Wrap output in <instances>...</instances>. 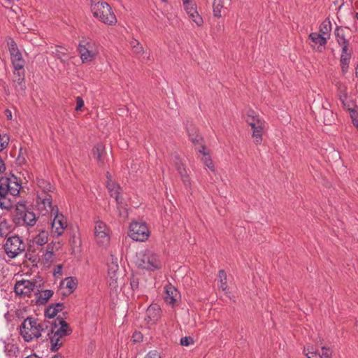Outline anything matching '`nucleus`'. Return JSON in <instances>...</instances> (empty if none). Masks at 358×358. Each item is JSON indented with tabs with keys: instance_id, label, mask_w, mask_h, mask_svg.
Wrapping results in <instances>:
<instances>
[{
	"instance_id": "f257e3e1",
	"label": "nucleus",
	"mask_w": 358,
	"mask_h": 358,
	"mask_svg": "<svg viewBox=\"0 0 358 358\" xmlns=\"http://www.w3.org/2000/svg\"><path fill=\"white\" fill-rule=\"evenodd\" d=\"M37 219L24 202L19 201L15 205L12 221L16 226L31 227L36 224Z\"/></svg>"
},
{
	"instance_id": "f03ea898",
	"label": "nucleus",
	"mask_w": 358,
	"mask_h": 358,
	"mask_svg": "<svg viewBox=\"0 0 358 358\" xmlns=\"http://www.w3.org/2000/svg\"><path fill=\"white\" fill-rule=\"evenodd\" d=\"M91 9L95 17L99 18L102 22L112 25L117 22L115 15L111 10L110 5L105 1H99L92 3Z\"/></svg>"
},
{
	"instance_id": "7ed1b4c3",
	"label": "nucleus",
	"mask_w": 358,
	"mask_h": 358,
	"mask_svg": "<svg viewBox=\"0 0 358 358\" xmlns=\"http://www.w3.org/2000/svg\"><path fill=\"white\" fill-rule=\"evenodd\" d=\"M38 320L28 317L24 320L20 326V334L22 336L24 341L30 342L34 338H38L41 337L38 328L37 327Z\"/></svg>"
},
{
	"instance_id": "20e7f679",
	"label": "nucleus",
	"mask_w": 358,
	"mask_h": 358,
	"mask_svg": "<svg viewBox=\"0 0 358 358\" xmlns=\"http://www.w3.org/2000/svg\"><path fill=\"white\" fill-rule=\"evenodd\" d=\"M150 232L145 222H132L129 227L128 236L136 241H145L150 236Z\"/></svg>"
},
{
	"instance_id": "39448f33",
	"label": "nucleus",
	"mask_w": 358,
	"mask_h": 358,
	"mask_svg": "<svg viewBox=\"0 0 358 358\" xmlns=\"http://www.w3.org/2000/svg\"><path fill=\"white\" fill-rule=\"evenodd\" d=\"M78 51L83 62L92 61L97 54L96 43L90 38L82 39L79 43Z\"/></svg>"
},
{
	"instance_id": "423d86ee",
	"label": "nucleus",
	"mask_w": 358,
	"mask_h": 358,
	"mask_svg": "<svg viewBox=\"0 0 358 358\" xmlns=\"http://www.w3.org/2000/svg\"><path fill=\"white\" fill-rule=\"evenodd\" d=\"M245 121L253 130L252 137L255 138V143L257 145L259 144L262 141V130L264 126V121L260 120L252 110L248 111Z\"/></svg>"
},
{
	"instance_id": "0eeeda50",
	"label": "nucleus",
	"mask_w": 358,
	"mask_h": 358,
	"mask_svg": "<svg viewBox=\"0 0 358 358\" xmlns=\"http://www.w3.org/2000/svg\"><path fill=\"white\" fill-rule=\"evenodd\" d=\"M26 245L22 238L17 236L9 237L3 245L5 252L10 258H15L25 250Z\"/></svg>"
},
{
	"instance_id": "6e6552de",
	"label": "nucleus",
	"mask_w": 358,
	"mask_h": 358,
	"mask_svg": "<svg viewBox=\"0 0 358 358\" xmlns=\"http://www.w3.org/2000/svg\"><path fill=\"white\" fill-rule=\"evenodd\" d=\"M51 215H54V219L52 222V231L57 237L60 236L67 227L66 221L64 216L62 214L59 213L57 206H55V211L54 213H51Z\"/></svg>"
},
{
	"instance_id": "1a4fd4ad",
	"label": "nucleus",
	"mask_w": 358,
	"mask_h": 358,
	"mask_svg": "<svg viewBox=\"0 0 358 358\" xmlns=\"http://www.w3.org/2000/svg\"><path fill=\"white\" fill-rule=\"evenodd\" d=\"M36 286V282H31L27 280L17 281L15 285V292L17 295H24L29 296L31 292Z\"/></svg>"
},
{
	"instance_id": "9d476101",
	"label": "nucleus",
	"mask_w": 358,
	"mask_h": 358,
	"mask_svg": "<svg viewBox=\"0 0 358 358\" xmlns=\"http://www.w3.org/2000/svg\"><path fill=\"white\" fill-rule=\"evenodd\" d=\"M106 187L110 196L115 198L117 208H119L123 201V198L120 196V186L119 184L110 179V181H107L106 182Z\"/></svg>"
},
{
	"instance_id": "9b49d317",
	"label": "nucleus",
	"mask_w": 358,
	"mask_h": 358,
	"mask_svg": "<svg viewBox=\"0 0 358 358\" xmlns=\"http://www.w3.org/2000/svg\"><path fill=\"white\" fill-rule=\"evenodd\" d=\"M144 278L143 274L138 273H132L130 277V286L134 292L138 294L143 293V289L145 288V285L143 283Z\"/></svg>"
},
{
	"instance_id": "f8f14e48",
	"label": "nucleus",
	"mask_w": 358,
	"mask_h": 358,
	"mask_svg": "<svg viewBox=\"0 0 358 358\" xmlns=\"http://www.w3.org/2000/svg\"><path fill=\"white\" fill-rule=\"evenodd\" d=\"M94 235L96 241L100 243L108 242L109 238L106 233V225L102 221H97L94 226Z\"/></svg>"
},
{
	"instance_id": "ddd939ff",
	"label": "nucleus",
	"mask_w": 358,
	"mask_h": 358,
	"mask_svg": "<svg viewBox=\"0 0 358 358\" xmlns=\"http://www.w3.org/2000/svg\"><path fill=\"white\" fill-rule=\"evenodd\" d=\"M55 321L58 324L57 329L54 330L53 333L56 334V336H59L62 338L66 336H69L72 333V329L69 327V324L60 315L57 316Z\"/></svg>"
},
{
	"instance_id": "4468645a",
	"label": "nucleus",
	"mask_w": 358,
	"mask_h": 358,
	"mask_svg": "<svg viewBox=\"0 0 358 358\" xmlns=\"http://www.w3.org/2000/svg\"><path fill=\"white\" fill-rule=\"evenodd\" d=\"M106 154L105 145L101 143H97L92 149L93 157L101 166L104 165Z\"/></svg>"
},
{
	"instance_id": "2eb2a0df",
	"label": "nucleus",
	"mask_w": 358,
	"mask_h": 358,
	"mask_svg": "<svg viewBox=\"0 0 358 358\" xmlns=\"http://www.w3.org/2000/svg\"><path fill=\"white\" fill-rule=\"evenodd\" d=\"M174 166L178 173L180 174L184 185L185 186L190 185V179L187 173V171L184 167L181 160L177 156H175Z\"/></svg>"
},
{
	"instance_id": "dca6fc26",
	"label": "nucleus",
	"mask_w": 358,
	"mask_h": 358,
	"mask_svg": "<svg viewBox=\"0 0 358 358\" xmlns=\"http://www.w3.org/2000/svg\"><path fill=\"white\" fill-rule=\"evenodd\" d=\"M230 0H213V11L215 17L220 18L222 16V11L227 9V5L230 4Z\"/></svg>"
},
{
	"instance_id": "f3484780",
	"label": "nucleus",
	"mask_w": 358,
	"mask_h": 358,
	"mask_svg": "<svg viewBox=\"0 0 358 358\" xmlns=\"http://www.w3.org/2000/svg\"><path fill=\"white\" fill-rule=\"evenodd\" d=\"M37 327L39 334H41V337L42 336V333H46V336H50V334H53L54 330L57 328L58 324L55 320L52 322L43 321L41 323H38Z\"/></svg>"
},
{
	"instance_id": "a211bd4d",
	"label": "nucleus",
	"mask_w": 358,
	"mask_h": 358,
	"mask_svg": "<svg viewBox=\"0 0 358 358\" xmlns=\"http://www.w3.org/2000/svg\"><path fill=\"white\" fill-rule=\"evenodd\" d=\"M318 118L325 125H331L335 120L333 111L324 106H322L319 111Z\"/></svg>"
},
{
	"instance_id": "6ab92c4d",
	"label": "nucleus",
	"mask_w": 358,
	"mask_h": 358,
	"mask_svg": "<svg viewBox=\"0 0 358 358\" xmlns=\"http://www.w3.org/2000/svg\"><path fill=\"white\" fill-rule=\"evenodd\" d=\"M146 262V270L155 271L161 268V262L156 254L148 252Z\"/></svg>"
},
{
	"instance_id": "aec40b11",
	"label": "nucleus",
	"mask_w": 358,
	"mask_h": 358,
	"mask_svg": "<svg viewBox=\"0 0 358 358\" xmlns=\"http://www.w3.org/2000/svg\"><path fill=\"white\" fill-rule=\"evenodd\" d=\"M37 199L38 203H39L38 201H40V203L43 205L45 209L46 208V207H48L50 210L51 213H54V212L55 211V206L53 207L52 205V198L49 193H38Z\"/></svg>"
},
{
	"instance_id": "412c9836",
	"label": "nucleus",
	"mask_w": 358,
	"mask_h": 358,
	"mask_svg": "<svg viewBox=\"0 0 358 358\" xmlns=\"http://www.w3.org/2000/svg\"><path fill=\"white\" fill-rule=\"evenodd\" d=\"M178 294V290L173 286H166L165 294H164V301L166 303L170 305H174L176 301V296Z\"/></svg>"
},
{
	"instance_id": "4be33fe9",
	"label": "nucleus",
	"mask_w": 358,
	"mask_h": 358,
	"mask_svg": "<svg viewBox=\"0 0 358 358\" xmlns=\"http://www.w3.org/2000/svg\"><path fill=\"white\" fill-rule=\"evenodd\" d=\"M187 131L190 141L194 144H200L203 141V137L199 135L198 129L193 124L187 127Z\"/></svg>"
},
{
	"instance_id": "5701e85b",
	"label": "nucleus",
	"mask_w": 358,
	"mask_h": 358,
	"mask_svg": "<svg viewBox=\"0 0 358 358\" xmlns=\"http://www.w3.org/2000/svg\"><path fill=\"white\" fill-rule=\"evenodd\" d=\"M309 38L315 43L319 44L317 50L319 52H322L324 48H322L327 43V38L322 35L320 33L313 32L309 35Z\"/></svg>"
},
{
	"instance_id": "b1692460",
	"label": "nucleus",
	"mask_w": 358,
	"mask_h": 358,
	"mask_svg": "<svg viewBox=\"0 0 358 358\" xmlns=\"http://www.w3.org/2000/svg\"><path fill=\"white\" fill-rule=\"evenodd\" d=\"M161 313L160 307L156 304H151L146 310V315L149 321L155 322L158 320Z\"/></svg>"
},
{
	"instance_id": "393cba45",
	"label": "nucleus",
	"mask_w": 358,
	"mask_h": 358,
	"mask_svg": "<svg viewBox=\"0 0 358 358\" xmlns=\"http://www.w3.org/2000/svg\"><path fill=\"white\" fill-rule=\"evenodd\" d=\"M50 339L51 343V351L57 352L62 346L63 342L61 341L62 338L59 336H56V334L53 333L50 336H46L43 341Z\"/></svg>"
},
{
	"instance_id": "a878e982",
	"label": "nucleus",
	"mask_w": 358,
	"mask_h": 358,
	"mask_svg": "<svg viewBox=\"0 0 358 358\" xmlns=\"http://www.w3.org/2000/svg\"><path fill=\"white\" fill-rule=\"evenodd\" d=\"M11 183V178L6 176L0 177V197L8 195L9 185Z\"/></svg>"
},
{
	"instance_id": "bb28decb",
	"label": "nucleus",
	"mask_w": 358,
	"mask_h": 358,
	"mask_svg": "<svg viewBox=\"0 0 358 358\" xmlns=\"http://www.w3.org/2000/svg\"><path fill=\"white\" fill-rule=\"evenodd\" d=\"M67 52L66 48L58 46L52 52V55L59 59L62 63H66L68 61Z\"/></svg>"
},
{
	"instance_id": "cd10ccee",
	"label": "nucleus",
	"mask_w": 358,
	"mask_h": 358,
	"mask_svg": "<svg viewBox=\"0 0 358 358\" xmlns=\"http://www.w3.org/2000/svg\"><path fill=\"white\" fill-rule=\"evenodd\" d=\"M54 292L51 289H46L38 294L36 297V304L45 305L48 301L49 299L51 298Z\"/></svg>"
},
{
	"instance_id": "c85d7f7f",
	"label": "nucleus",
	"mask_w": 358,
	"mask_h": 358,
	"mask_svg": "<svg viewBox=\"0 0 358 358\" xmlns=\"http://www.w3.org/2000/svg\"><path fill=\"white\" fill-rule=\"evenodd\" d=\"M21 188V184L17 181V177L12 175L11 183L9 185V192L8 194L15 196H17L20 193V189Z\"/></svg>"
},
{
	"instance_id": "c756f323",
	"label": "nucleus",
	"mask_w": 358,
	"mask_h": 358,
	"mask_svg": "<svg viewBox=\"0 0 358 358\" xmlns=\"http://www.w3.org/2000/svg\"><path fill=\"white\" fill-rule=\"evenodd\" d=\"M66 284V287L69 289L68 294H71L77 287L78 280L76 278L73 277H68L64 279L62 282Z\"/></svg>"
},
{
	"instance_id": "7c9ffc66",
	"label": "nucleus",
	"mask_w": 358,
	"mask_h": 358,
	"mask_svg": "<svg viewBox=\"0 0 358 358\" xmlns=\"http://www.w3.org/2000/svg\"><path fill=\"white\" fill-rule=\"evenodd\" d=\"M11 231V225L6 219L0 221V236L6 237Z\"/></svg>"
},
{
	"instance_id": "2f4dec72",
	"label": "nucleus",
	"mask_w": 358,
	"mask_h": 358,
	"mask_svg": "<svg viewBox=\"0 0 358 358\" xmlns=\"http://www.w3.org/2000/svg\"><path fill=\"white\" fill-rule=\"evenodd\" d=\"M331 30V23L329 18L324 20L320 26V32L322 35H328Z\"/></svg>"
},
{
	"instance_id": "473e14b6",
	"label": "nucleus",
	"mask_w": 358,
	"mask_h": 358,
	"mask_svg": "<svg viewBox=\"0 0 358 358\" xmlns=\"http://www.w3.org/2000/svg\"><path fill=\"white\" fill-rule=\"evenodd\" d=\"M17 75L19 78L16 80L17 84L15 85V88L17 92L22 94L25 92L26 90L24 77V76H21L20 72L17 73Z\"/></svg>"
},
{
	"instance_id": "72a5a7b5",
	"label": "nucleus",
	"mask_w": 358,
	"mask_h": 358,
	"mask_svg": "<svg viewBox=\"0 0 358 358\" xmlns=\"http://www.w3.org/2000/svg\"><path fill=\"white\" fill-rule=\"evenodd\" d=\"M37 185L39 188L41 189V192L49 193L53 189V187L51 185V184L43 179L38 180Z\"/></svg>"
},
{
	"instance_id": "f704fd0d",
	"label": "nucleus",
	"mask_w": 358,
	"mask_h": 358,
	"mask_svg": "<svg viewBox=\"0 0 358 358\" xmlns=\"http://www.w3.org/2000/svg\"><path fill=\"white\" fill-rule=\"evenodd\" d=\"M48 233L46 231H41L35 238L34 241L38 245H43L48 242Z\"/></svg>"
},
{
	"instance_id": "c9c22d12",
	"label": "nucleus",
	"mask_w": 358,
	"mask_h": 358,
	"mask_svg": "<svg viewBox=\"0 0 358 358\" xmlns=\"http://www.w3.org/2000/svg\"><path fill=\"white\" fill-rule=\"evenodd\" d=\"M350 58H351V57L350 55H341V59H340L341 68L342 73L343 74L346 73L348 70Z\"/></svg>"
},
{
	"instance_id": "e433bc0d",
	"label": "nucleus",
	"mask_w": 358,
	"mask_h": 358,
	"mask_svg": "<svg viewBox=\"0 0 358 358\" xmlns=\"http://www.w3.org/2000/svg\"><path fill=\"white\" fill-rule=\"evenodd\" d=\"M184 8L186 10L187 13L189 15V16L192 15V14L196 13V4L190 0H185L184 1Z\"/></svg>"
},
{
	"instance_id": "4c0bfd02",
	"label": "nucleus",
	"mask_w": 358,
	"mask_h": 358,
	"mask_svg": "<svg viewBox=\"0 0 358 358\" xmlns=\"http://www.w3.org/2000/svg\"><path fill=\"white\" fill-rule=\"evenodd\" d=\"M7 196L0 197V207L2 209L10 210L13 207V204L11 199L8 198Z\"/></svg>"
},
{
	"instance_id": "58836bf2",
	"label": "nucleus",
	"mask_w": 358,
	"mask_h": 358,
	"mask_svg": "<svg viewBox=\"0 0 358 358\" xmlns=\"http://www.w3.org/2000/svg\"><path fill=\"white\" fill-rule=\"evenodd\" d=\"M60 311H61V308L55 309V308H54V306H53V304H50L45 310L44 315H45V317L52 319V318H54L57 315V313Z\"/></svg>"
},
{
	"instance_id": "ea45409f",
	"label": "nucleus",
	"mask_w": 358,
	"mask_h": 358,
	"mask_svg": "<svg viewBox=\"0 0 358 358\" xmlns=\"http://www.w3.org/2000/svg\"><path fill=\"white\" fill-rule=\"evenodd\" d=\"M202 162L205 166L210 169V171L215 172V169L214 164L209 153H204V156L202 157Z\"/></svg>"
},
{
	"instance_id": "a19ab883",
	"label": "nucleus",
	"mask_w": 358,
	"mask_h": 358,
	"mask_svg": "<svg viewBox=\"0 0 358 358\" xmlns=\"http://www.w3.org/2000/svg\"><path fill=\"white\" fill-rule=\"evenodd\" d=\"M218 278H220V288L222 290H225L227 287L226 272L222 269L220 270L218 273Z\"/></svg>"
},
{
	"instance_id": "79ce46f5",
	"label": "nucleus",
	"mask_w": 358,
	"mask_h": 358,
	"mask_svg": "<svg viewBox=\"0 0 358 358\" xmlns=\"http://www.w3.org/2000/svg\"><path fill=\"white\" fill-rule=\"evenodd\" d=\"M148 252H146L145 253H141L139 255V257H138L137 264L138 267L146 269V264H147V258H148Z\"/></svg>"
},
{
	"instance_id": "37998d69",
	"label": "nucleus",
	"mask_w": 358,
	"mask_h": 358,
	"mask_svg": "<svg viewBox=\"0 0 358 358\" xmlns=\"http://www.w3.org/2000/svg\"><path fill=\"white\" fill-rule=\"evenodd\" d=\"M335 36L337 42H340V41H343L345 38V31L341 27H337L335 30Z\"/></svg>"
},
{
	"instance_id": "c03bdc74",
	"label": "nucleus",
	"mask_w": 358,
	"mask_h": 358,
	"mask_svg": "<svg viewBox=\"0 0 358 358\" xmlns=\"http://www.w3.org/2000/svg\"><path fill=\"white\" fill-rule=\"evenodd\" d=\"M322 352L317 354L320 358H331L332 350L329 348L322 347Z\"/></svg>"
},
{
	"instance_id": "a18cd8bd",
	"label": "nucleus",
	"mask_w": 358,
	"mask_h": 358,
	"mask_svg": "<svg viewBox=\"0 0 358 358\" xmlns=\"http://www.w3.org/2000/svg\"><path fill=\"white\" fill-rule=\"evenodd\" d=\"M9 141V136L6 134H3L1 137H0V152L8 146Z\"/></svg>"
},
{
	"instance_id": "49530a36",
	"label": "nucleus",
	"mask_w": 358,
	"mask_h": 358,
	"mask_svg": "<svg viewBox=\"0 0 358 358\" xmlns=\"http://www.w3.org/2000/svg\"><path fill=\"white\" fill-rule=\"evenodd\" d=\"M189 17L193 22L196 23L197 26H201L203 23V19L197 10L196 11V13L192 14V15H190Z\"/></svg>"
},
{
	"instance_id": "de8ad7c7",
	"label": "nucleus",
	"mask_w": 358,
	"mask_h": 358,
	"mask_svg": "<svg viewBox=\"0 0 358 358\" xmlns=\"http://www.w3.org/2000/svg\"><path fill=\"white\" fill-rule=\"evenodd\" d=\"M118 270V265H114L110 266L108 268V274L110 275V278L113 280H116L117 279L116 272Z\"/></svg>"
},
{
	"instance_id": "09e8293b",
	"label": "nucleus",
	"mask_w": 358,
	"mask_h": 358,
	"mask_svg": "<svg viewBox=\"0 0 358 358\" xmlns=\"http://www.w3.org/2000/svg\"><path fill=\"white\" fill-rule=\"evenodd\" d=\"M350 115L352 118L353 124L358 128V112L355 109H349Z\"/></svg>"
},
{
	"instance_id": "8fccbe9b",
	"label": "nucleus",
	"mask_w": 358,
	"mask_h": 358,
	"mask_svg": "<svg viewBox=\"0 0 358 358\" xmlns=\"http://www.w3.org/2000/svg\"><path fill=\"white\" fill-rule=\"evenodd\" d=\"M194 342V338L191 336H185L180 339V345L182 346H189L191 344H193Z\"/></svg>"
},
{
	"instance_id": "3c124183",
	"label": "nucleus",
	"mask_w": 358,
	"mask_h": 358,
	"mask_svg": "<svg viewBox=\"0 0 358 358\" xmlns=\"http://www.w3.org/2000/svg\"><path fill=\"white\" fill-rule=\"evenodd\" d=\"M8 45L10 55H14L15 52L20 51L17 48L16 43L13 39H11L10 41L8 43Z\"/></svg>"
},
{
	"instance_id": "603ef678",
	"label": "nucleus",
	"mask_w": 358,
	"mask_h": 358,
	"mask_svg": "<svg viewBox=\"0 0 358 358\" xmlns=\"http://www.w3.org/2000/svg\"><path fill=\"white\" fill-rule=\"evenodd\" d=\"M132 51L136 55L141 56L143 54V48L142 45L139 43H138V45H134Z\"/></svg>"
},
{
	"instance_id": "864d4df0",
	"label": "nucleus",
	"mask_w": 358,
	"mask_h": 358,
	"mask_svg": "<svg viewBox=\"0 0 358 358\" xmlns=\"http://www.w3.org/2000/svg\"><path fill=\"white\" fill-rule=\"evenodd\" d=\"M133 343H139L143 341V335L140 331H135L131 337Z\"/></svg>"
},
{
	"instance_id": "5fc2aeb1",
	"label": "nucleus",
	"mask_w": 358,
	"mask_h": 358,
	"mask_svg": "<svg viewBox=\"0 0 358 358\" xmlns=\"http://www.w3.org/2000/svg\"><path fill=\"white\" fill-rule=\"evenodd\" d=\"M12 63L15 70H20L23 69L24 62L23 59H21L20 60H16Z\"/></svg>"
},
{
	"instance_id": "6e6d98bb",
	"label": "nucleus",
	"mask_w": 358,
	"mask_h": 358,
	"mask_svg": "<svg viewBox=\"0 0 358 358\" xmlns=\"http://www.w3.org/2000/svg\"><path fill=\"white\" fill-rule=\"evenodd\" d=\"M84 106V101L82 97L77 96L76 97V110H81L82 108Z\"/></svg>"
},
{
	"instance_id": "4d7b16f0",
	"label": "nucleus",
	"mask_w": 358,
	"mask_h": 358,
	"mask_svg": "<svg viewBox=\"0 0 358 358\" xmlns=\"http://www.w3.org/2000/svg\"><path fill=\"white\" fill-rule=\"evenodd\" d=\"M145 358H161V357L157 350H151L147 354Z\"/></svg>"
},
{
	"instance_id": "13d9d810",
	"label": "nucleus",
	"mask_w": 358,
	"mask_h": 358,
	"mask_svg": "<svg viewBox=\"0 0 358 358\" xmlns=\"http://www.w3.org/2000/svg\"><path fill=\"white\" fill-rule=\"evenodd\" d=\"M336 85L338 88V94L346 93L347 88L341 82H338Z\"/></svg>"
},
{
	"instance_id": "bf43d9fd",
	"label": "nucleus",
	"mask_w": 358,
	"mask_h": 358,
	"mask_svg": "<svg viewBox=\"0 0 358 358\" xmlns=\"http://www.w3.org/2000/svg\"><path fill=\"white\" fill-rule=\"evenodd\" d=\"M11 55L12 62H15L16 60H20L21 59H22V54L20 51L16 52L14 53V55Z\"/></svg>"
},
{
	"instance_id": "052dcab7",
	"label": "nucleus",
	"mask_w": 358,
	"mask_h": 358,
	"mask_svg": "<svg viewBox=\"0 0 358 358\" xmlns=\"http://www.w3.org/2000/svg\"><path fill=\"white\" fill-rule=\"evenodd\" d=\"M341 55H350L351 57V52H348V46L344 45V47L342 48Z\"/></svg>"
},
{
	"instance_id": "680f3d73",
	"label": "nucleus",
	"mask_w": 358,
	"mask_h": 358,
	"mask_svg": "<svg viewBox=\"0 0 358 358\" xmlns=\"http://www.w3.org/2000/svg\"><path fill=\"white\" fill-rule=\"evenodd\" d=\"M338 96H339V99L342 101L343 103H344L345 101L347 99V92L338 94Z\"/></svg>"
},
{
	"instance_id": "e2e57ef3",
	"label": "nucleus",
	"mask_w": 358,
	"mask_h": 358,
	"mask_svg": "<svg viewBox=\"0 0 358 358\" xmlns=\"http://www.w3.org/2000/svg\"><path fill=\"white\" fill-rule=\"evenodd\" d=\"M52 304H53L54 308H55V309L61 308V311L62 310V309L64 307V305L63 303H52Z\"/></svg>"
},
{
	"instance_id": "0e129e2a",
	"label": "nucleus",
	"mask_w": 358,
	"mask_h": 358,
	"mask_svg": "<svg viewBox=\"0 0 358 358\" xmlns=\"http://www.w3.org/2000/svg\"><path fill=\"white\" fill-rule=\"evenodd\" d=\"M206 147L205 145H201L200 148L199 149V152L202 154L204 156V153H209L208 152H206Z\"/></svg>"
},
{
	"instance_id": "69168bd1",
	"label": "nucleus",
	"mask_w": 358,
	"mask_h": 358,
	"mask_svg": "<svg viewBox=\"0 0 358 358\" xmlns=\"http://www.w3.org/2000/svg\"><path fill=\"white\" fill-rule=\"evenodd\" d=\"M338 43L343 48L344 45L349 46V41L347 39H345L343 41H340V42H338Z\"/></svg>"
},
{
	"instance_id": "338daca9",
	"label": "nucleus",
	"mask_w": 358,
	"mask_h": 358,
	"mask_svg": "<svg viewBox=\"0 0 358 358\" xmlns=\"http://www.w3.org/2000/svg\"><path fill=\"white\" fill-rule=\"evenodd\" d=\"M216 30L218 32H221L224 31V25L222 24H220V22L217 24L215 27Z\"/></svg>"
},
{
	"instance_id": "774afa93",
	"label": "nucleus",
	"mask_w": 358,
	"mask_h": 358,
	"mask_svg": "<svg viewBox=\"0 0 358 358\" xmlns=\"http://www.w3.org/2000/svg\"><path fill=\"white\" fill-rule=\"evenodd\" d=\"M138 43H139V41L136 39H133L132 41H131L130 45L131 48H134V45H138Z\"/></svg>"
}]
</instances>
